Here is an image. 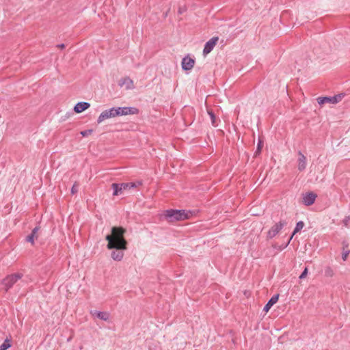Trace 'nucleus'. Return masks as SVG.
Returning <instances> with one entry per match:
<instances>
[{
    "instance_id": "1",
    "label": "nucleus",
    "mask_w": 350,
    "mask_h": 350,
    "mask_svg": "<svg viewBox=\"0 0 350 350\" xmlns=\"http://www.w3.org/2000/svg\"><path fill=\"white\" fill-rule=\"evenodd\" d=\"M126 229L122 226H113L111 228V234L105 237L107 241V247L109 250L114 249L111 254L114 260L120 261L124 256L123 251L127 249V241L124 238Z\"/></svg>"
},
{
    "instance_id": "2",
    "label": "nucleus",
    "mask_w": 350,
    "mask_h": 350,
    "mask_svg": "<svg viewBox=\"0 0 350 350\" xmlns=\"http://www.w3.org/2000/svg\"><path fill=\"white\" fill-rule=\"evenodd\" d=\"M191 213L185 210L169 209L165 211L163 217L168 222L181 221L189 217Z\"/></svg>"
},
{
    "instance_id": "3",
    "label": "nucleus",
    "mask_w": 350,
    "mask_h": 350,
    "mask_svg": "<svg viewBox=\"0 0 350 350\" xmlns=\"http://www.w3.org/2000/svg\"><path fill=\"white\" fill-rule=\"evenodd\" d=\"M23 277L22 273H16L14 274H11L8 275L3 280V284L5 287L6 291H8L9 288L12 287V286L21 278Z\"/></svg>"
},
{
    "instance_id": "4",
    "label": "nucleus",
    "mask_w": 350,
    "mask_h": 350,
    "mask_svg": "<svg viewBox=\"0 0 350 350\" xmlns=\"http://www.w3.org/2000/svg\"><path fill=\"white\" fill-rule=\"evenodd\" d=\"M344 96L345 94L342 93L334 96L319 97L317 101L319 105H323L325 103L335 104L340 102Z\"/></svg>"
},
{
    "instance_id": "5",
    "label": "nucleus",
    "mask_w": 350,
    "mask_h": 350,
    "mask_svg": "<svg viewBox=\"0 0 350 350\" xmlns=\"http://www.w3.org/2000/svg\"><path fill=\"white\" fill-rule=\"evenodd\" d=\"M115 110L117 116L134 115L137 114L139 112L137 108L131 107H115Z\"/></svg>"
},
{
    "instance_id": "6",
    "label": "nucleus",
    "mask_w": 350,
    "mask_h": 350,
    "mask_svg": "<svg viewBox=\"0 0 350 350\" xmlns=\"http://www.w3.org/2000/svg\"><path fill=\"white\" fill-rule=\"evenodd\" d=\"M117 117L116 113L115 107L103 111L98 118L97 122L98 124L101 123L106 119Z\"/></svg>"
},
{
    "instance_id": "7",
    "label": "nucleus",
    "mask_w": 350,
    "mask_h": 350,
    "mask_svg": "<svg viewBox=\"0 0 350 350\" xmlns=\"http://www.w3.org/2000/svg\"><path fill=\"white\" fill-rule=\"evenodd\" d=\"M286 224V222L284 221H280L278 223L275 224L274 226L271 227V228L269 230L267 233V237L269 239L273 238Z\"/></svg>"
},
{
    "instance_id": "8",
    "label": "nucleus",
    "mask_w": 350,
    "mask_h": 350,
    "mask_svg": "<svg viewBox=\"0 0 350 350\" xmlns=\"http://www.w3.org/2000/svg\"><path fill=\"white\" fill-rule=\"evenodd\" d=\"M218 40V37H213L208 42H206L203 49V54L206 55L210 53L216 45Z\"/></svg>"
},
{
    "instance_id": "9",
    "label": "nucleus",
    "mask_w": 350,
    "mask_h": 350,
    "mask_svg": "<svg viewBox=\"0 0 350 350\" xmlns=\"http://www.w3.org/2000/svg\"><path fill=\"white\" fill-rule=\"evenodd\" d=\"M194 64L195 59L189 57V56H186L182 59V68L185 71H189L191 70L193 68Z\"/></svg>"
},
{
    "instance_id": "10",
    "label": "nucleus",
    "mask_w": 350,
    "mask_h": 350,
    "mask_svg": "<svg viewBox=\"0 0 350 350\" xmlns=\"http://www.w3.org/2000/svg\"><path fill=\"white\" fill-rule=\"evenodd\" d=\"M317 196L313 192L306 193L303 197V203L306 206H310L314 204Z\"/></svg>"
},
{
    "instance_id": "11",
    "label": "nucleus",
    "mask_w": 350,
    "mask_h": 350,
    "mask_svg": "<svg viewBox=\"0 0 350 350\" xmlns=\"http://www.w3.org/2000/svg\"><path fill=\"white\" fill-rule=\"evenodd\" d=\"M121 87L125 86L126 90H131L134 88L133 81L129 77H124L121 79L118 83Z\"/></svg>"
},
{
    "instance_id": "12",
    "label": "nucleus",
    "mask_w": 350,
    "mask_h": 350,
    "mask_svg": "<svg viewBox=\"0 0 350 350\" xmlns=\"http://www.w3.org/2000/svg\"><path fill=\"white\" fill-rule=\"evenodd\" d=\"M299 158L298 162V170L301 172L306 169V157L301 153V151L298 152Z\"/></svg>"
},
{
    "instance_id": "13",
    "label": "nucleus",
    "mask_w": 350,
    "mask_h": 350,
    "mask_svg": "<svg viewBox=\"0 0 350 350\" xmlns=\"http://www.w3.org/2000/svg\"><path fill=\"white\" fill-rule=\"evenodd\" d=\"M90 107V104L87 102H79L76 104V105L74 107V111L79 113H81L83 111L88 109Z\"/></svg>"
},
{
    "instance_id": "14",
    "label": "nucleus",
    "mask_w": 350,
    "mask_h": 350,
    "mask_svg": "<svg viewBox=\"0 0 350 350\" xmlns=\"http://www.w3.org/2000/svg\"><path fill=\"white\" fill-rule=\"evenodd\" d=\"M40 229V227L38 226H36L35 227L30 234H29L27 237H26V241L27 242H29L31 243V245H33L34 244V240L35 239H37L38 237V230Z\"/></svg>"
},
{
    "instance_id": "15",
    "label": "nucleus",
    "mask_w": 350,
    "mask_h": 350,
    "mask_svg": "<svg viewBox=\"0 0 350 350\" xmlns=\"http://www.w3.org/2000/svg\"><path fill=\"white\" fill-rule=\"evenodd\" d=\"M92 316L97 317L99 319L107 321L109 319V314L107 312H100L94 310L91 312Z\"/></svg>"
},
{
    "instance_id": "16",
    "label": "nucleus",
    "mask_w": 350,
    "mask_h": 350,
    "mask_svg": "<svg viewBox=\"0 0 350 350\" xmlns=\"http://www.w3.org/2000/svg\"><path fill=\"white\" fill-rule=\"evenodd\" d=\"M278 294L273 295L265 306L263 311L268 312L271 308L278 301Z\"/></svg>"
},
{
    "instance_id": "17",
    "label": "nucleus",
    "mask_w": 350,
    "mask_h": 350,
    "mask_svg": "<svg viewBox=\"0 0 350 350\" xmlns=\"http://www.w3.org/2000/svg\"><path fill=\"white\" fill-rule=\"evenodd\" d=\"M142 183L141 181H137L136 183H121V186L125 190H130L131 189L136 188L140 185H142Z\"/></svg>"
},
{
    "instance_id": "18",
    "label": "nucleus",
    "mask_w": 350,
    "mask_h": 350,
    "mask_svg": "<svg viewBox=\"0 0 350 350\" xmlns=\"http://www.w3.org/2000/svg\"><path fill=\"white\" fill-rule=\"evenodd\" d=\"M111 188L113 189V196H119L122 194L123 191H124V189L121 186V183H113L111 185Z\"/></svg>"
},
{
    "instance_id": "19",
    "label": "nucleus",
    "mask_w": 350,
    "mask_h": 350,
    "mask_svg": "<svg viewBox=\"0 0 350 350\" xmlns=\"http://www.w3.org/2000/svg\"><path fill=\"white\" fill-rule=\"evenodd\" d=\"M304 226V223L302 221H298L296 224V226L293 232V234L291 236L289 240H288V243L291 241V240L292 239L293 237L298 232H299Z\"/></svg>"
},
{
    "instance_id": "20",
    "label": "nucleus",
    "mask_w": 350,
    "mask_h": 350,
    "mask_svg": "<svg viewBox=\"0 0 350 350\" xmlns=\"http://www.w3.org/2000/svg\"><path fill=\"white\" fill-rule=\"evenodd\" d=\"M208 114L210 116V118L211 120L212 125L215 127L217 126V118L216 116L215 115L214 112L211 109L208 110Z\"/></svg>"
},
{
    "instance_id": "21",
    "label": "nucleus",
    "mask_w": 350,
    "mask_h": 350,
    "mask_svg": "<svg viewBox=\"0 0 350 350\" xmlns=\"http://www.w3.org/2000/svg\"><path fill=\"white\" fill-rule=\"evenodd\" d=\"M11 347V342L10 340L8 338H6L3 344L0 346V348L1 350H7L9 347Z\"/></svg>"
},
{
    "instance_id": "22",
    "label": "nucleus",
    "mask_w": 350,
    "mask_h": 350,
    "mask_svg": "<svg viewBox=\"0 0 350 350\" xmlns=\"http://www.w3.org/2000/svg\"><path fill=\"white\" fill-rule=\"evenodd\" d=\"M325 275L326 277H332L334 275V271L330 267H327L325 268Z\"/></svg>"
},
{
    "instance_id": "23",
    "label": "nucleus",
    "mask_w": 350,
    "mask_h": 350,
    "mask_svg": "<svg viewBox=\"0 0 350 350\" xmlns=\"http://www.w3.org/2000/svg\"><path fill=\"white\" fill-rule=\"evenodd\" d=\"M92 132H93L92 129H88V130L81 131L80 134L83 137H88V135H91L92 133Z\"/></svg>"
},
{
    "instance_id": "24",
    "label": "nucleus",
    "mask_w": 350,
    "mask_h": 350,
    "mask_svg": "<svg viewBox=\"0 0 350 350\" xmlns=\"http://www.w3.org/2000/svg\"><path fill=\"white\" fill-rule=\"evenodd\" d=\"M78 186H79V184L77 183H75V184L73 185V186L71 188V193L72 194H75L77 193Z\"/></svg>"
},
{
    "instance_id": "25",
    "label": "nucleus",
    "mask_w": 350,
    "mask_h": 350,
    "mask_svg": "<svg viewBox=\"0 0 350 350\" xmlns=\"http://www.w3.org/2000/svg\"><path fill=\"white\" fill-rule=\"evenodd\" d=\"M350 251L349 250H344L342 253V258L343 260H346L347 259V257L349 254Z\"/></svg>"
},
{
    "instance_id": "26",
    "label": "nucleus",
    "mask_w": 350,
    "mask_h": 350,
    "mask_svg": "<svg viewBox=\"0 0 350 350\" xmlns=\"http://www.w3.org/2000/svg\"><path fill=\"white\" fill-rule=\"evenodd\" d=\"M307 274H308V268H307V267H306V268L304 269V270L303 271V272H302V273H301V275H299V278H300V279H304V278H305L306 277Z\"/></svg>"
},
{
    "instance_id": "27",
    "label": "nucleus",
    "mask_w": 350,
    "mask_h": 350,
    "mask_svg": "<svg viewBox=\"0 0 350 350\" xmlns=\"http://www.w3.org/2000/svg\"><path fill=\"white\" fill-rule=\"evenodd\" d=\"M349 220H350V217L349 216H346L344 218V219L342 220V223H343L345 226H346V227L348 226Z\"/></svg>"
},
{
    "instance_id": "28",
    "label": "nucleus",
    "mask_w": 350,
    "mask_h": 350,
    "mask_svg": "<svg viewBox=\"0 0 350 350\" xmlns=\"http://www.w3.org/2000/svg\"><path fill=\"white\" fill-rule=\"evenodd\" d=\"M262 146H263V142L260 139H259L258 145H257V152H261Z\"/></svg>"
},
{
    "instance_id": "29",
    "label": "nucleus",
    "mask_w": 350,
    "mask_h": 350,
    "mask_svg": "<svg viewBox=\"0 0 350 350\" xmlns=\"http://www.w3.org/2000/svg\"><path fill=\"white\" fill-rule=\"evenodd\" d=\"M57 46L58 48H59V49H64V48H65V44H58Z\"/></svg>"
},
{
    "instance_id": "30",
    "label": "nucleus",
    "mask_w": 350,
    "mask_h": 350,
    "mask_svg": "<svg viewBox=\"0 0 350 350\" xmlns=\"http://www.w3.org/2000/svg\"><path fill=\"white\" fill-rule=\"evenodd\" d=\"M260 153V152H257V150H256L255 153H254V156L256 157L258 154H259Z\"/></svg>"
}]
</instances>
